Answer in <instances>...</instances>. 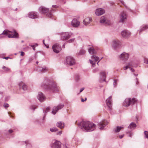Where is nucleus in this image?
I'll use <instances>...</instances> for the list:
<instances>
[{
    "instance_id": "nucleus-13",
    "label": "nucleus",
    "mask_w": 148,
    "mask_h": 148,
    "mask_svg": "<svg viewBox=\"0 0 148 148\" xmlns=\"http://www.w3.org/2000/svg\"><path fill=\"white\" fill-rule=\"evenodd\" d=\"M106 103L109 110L111 109L112 106V97L110 96L106 100Z\"/></svg>"
},
{
    "instance_id": "nucleus-61",
    "label": "nucleus",
    "mask_w": 148,
    "mask_h": 148,
    "mask_svg": "<svg viewBox=\"0 0 148 148\" xmlns=\"http://www.w3.org/2000/svg\"><path fill=\"white\" fill-rule=\"evenodd\" d=\"M129 136L130 137H131L132 136V134L131 133H129Z\"/></svg>"
},
{
    "instance_id": "nucleus-23",
    "label": "nucleus",
    "mask_w": 148,
    "mask_h": 148,
    "mask_svg": "<svg viewBox=\"0 0 148 148\" xmlns=\"http://www.w3.org/2000/svg\"><path fill=\"white\" fill-rule=\"evenodd\" d=\"M127 17V15L125 12H123L121 13L120 16V22H123L126 20Z\"/></svg>"
},
{
    "instance_id": "nucleus-3",
    "label": "nucleus",
    "mask_w": 148,
    "mask_h": 148,
    "mask_svg": "<svg viewBox=\"0 0 148 148\" xmlns=\"http://www.w3.org/2000/svg\"><path fill=\"white\" fill-rule=\"evenodd\" d=\"M2 34L8 36V38H18V33L15 30H13L11 31L9 30H4L1 34L0 35V38L3 37V36H2Z\"/></svg>"
},
{
    "instance_id": "nucleus-39",
    "label": "nucleus",
    "mask_w": 148,
    "mask_h": 148,
    "mask_svg": "<svg viewBox=\"0 0 148 148\" xmlns=\"http://www.w3.org/2000/svg\"><path fill=\"white\" fill-rule=\"evenodd\" d=\"M74 40H75V38H72V39H71L69 40H68L67 41V42L69 43H71V42H73L74 41Z\"/></svg>"
},
{
    "instance_id": "nucleus-47",
    "label": "nucleus",
    "mask_w": 148,
    "mask_h": 148,
    "mask_svg": "<svg viewBox=\"0 0 148 148\" xmlns=\"http://www.w3.org/2000/svg\"><path fill=\"white\" fill-rule=\"evenodd\" d=\"M75 79L77 81H78L79 80V77L78 76H77L76 77V78H75Z\"/></svg>"
},
{
    "instance_id": "nucleus-29",
    "label": "nucleus",
    "mask_w": 148,
    "mask_h": 148,
    "mask_svg": "<svg viewBox=\"0 0 148 148\" xmlns=\"http://www.w3.org/2000/svg\"><path fill=\"white\" fill-rule=\"evenodd\" d=\"M88 51L89 53L92 54H95L96 51H95L94 48L92 47H90L88 49Z\"/></svg>"
},
{
    "instance_id": "nucleus-15",
    "label": "nucleus",
    "mask_w": 148,
    "mask_h": 148,
    "mask_svg": "<svg viewBox=\"0 0 148 148\" xmlns=\"http://www.w3.org/2000/svg\"><path fill=\"white\" fill-rule=\"evenodd\" d=\"M121 34L123 37L125 38H127L130 36L131 33L128 31L125 30L121 32Z\"/></svg>"
},
{
    "instance_id": "nucleus-55",
    "label": "nucleus",
    "mask_w": 148,
    "mask_h": 148,
    "mask_svg": "<svg viewBox=\"0 0 148 148\" xmlns=\"http://www.w3.org/2000/svg\"><path fill=\"white\" fill-rule=\"evenodd\" d=\"M120 2L122 3V4L124 5V2L123 0H119Z\"/></svg>"
},
{
    "instance_id": "nucleus-18",
    "label": "nucleus",
    "mask_w": 148,
    "mask_h": 148,
    "mask_svg": "<svg viewBox=\"0 0 148 148\" xmlns=\"http://www.w3.org/2000/svg\"><path fill=\"white\" fill-rule=\"evenodd\" d=\"M120 45V42L117 40H114L112 43V46L115 49L119 47Z\"/></svg>"
},
{
    "instance_id": "nucleus-26",
    "label": "nucleus",
    "mask_w": 148,
    "mask_h": 148,
    "mask_svg": "<svg viewBox=\"0 0 148 148\" xmlns=\"http://www.w3.org/2000/svg\"><path fill=\"white\" fill-rule=\"evenodd\" d=\"M148 28V26L146 25H143L140 27L139 30H138L139 34H140L141 32Z\"/></svg>"
},
{
    "instance_id": "nucleus-7",
    "label": "nucleus",
    "mask_w": 148,
    "mask_h": 148,
    "mask_svg": "<svg viewBox=\"0 0 148 148\" xmlns=\"http://www.w3.org/2000/svg\"><path fill=\"white\" fill-rule=\"evenodd\" d=\"M66 62L67 64L71 66L75 64V61L73 58L71 56H68L66 58Z\"/></svg>"
},
{
    "instance_id": "nucleus-16",
    "label": "nucleus",
    "mask_w": 148,
    "mask_h": 148,
    "mask_svg": "<svg viewBox=\"0 0 148 148\" xmlns=\"http://www.w3.org/2000/svg\"><path fill=\"white\" fill-rule=\"evenodd\" d=\"M100 22L101 23L104 25H109L110 24V22L107 20L106 18L104 16L101 17Z\"/></svg>"
},
{
    "instance_id": "nucleus-53",
    "label": "nucleus",
    "mask_w": 148,
    "mask_h": 148,
    "mask_svg": "<svg viewBox=\"0 0 148 148\" xmlns=\"http://www.w3.org/2000/svg\"><path fill=\"white\" fill-rule=\"evenodd\" d=\"M124 134H122L119 136V138L121 139L124 136Z\"/></svg>"
},
{
    "instance_id": "nucleus-62",
    "label": "nucleus",
    "mask_w": 148,
    "mask_h": 148,
    "mask_svg": "<svg viewBox=\"0 0 148 148\" xmlns=\"http://www.w3.org/2000/svg\"><path fill=\"white\" fill-rule=\"evenodd\" d=\"M43 43L45 45V46H46V45L45 43V42H44V40H43Z\"/></svg>"
},
{
    "instance_id": "nucleus-43",
    "label": "nucleus",
    "mask_w": 148,
    "mask_h": 148,
    "mask_svg": "<svg viewBox=\"0 0 148 148\" xmlns=\"http://www.w3.org/2000/svg\"><path fill=\"white\" fill-rule=\"evenodd\" d=\"M99 71V69L98 68H97L94 69L93 70V72L94 73L96 72L97 71Z\"/></svg>"
},
{
    "instance_id": "nucleus-24",
    "label": "nucleus",
    "mask_w": 148,
    "mask_h": 148,
    "mask_svg": "<svg viewBox=\"0 0 148 148\" xmlns=\"http://www.w3.org/2000/svg\"><path fill=\"white\" fill-rule=\"evenodd\" d=\"M92 20V18L91 17H88L83 20V24L85 25H87L91 22Z\"/></svg>"
},
{
    "instance_id": "nucleus-35",
    "label": "nucleus",
    "mask_w": 148,
    "mask_h": 148,
    "mask_svg": "<svg viewBox=\"0 0 148 148\" xmlns=\"http://www.w3.org/2000/svg\"><path fill=\"white\" fill-rule=\"evenodd\" d=\"M2 69H4V70L6 71H8L10 70V69L9 68L6 67L5 66H3L2 67Z\"/></svg>"
},
{
    "instance_id": "nucleus-46",
    "label": "nucleus",
    "mask_w": 148,
    "mask_h": 148,
    "mask_svg": "<svg viewBox=\"0 0 148 148\" xmlns=\"http://www.w3.org/2000/svg\"><path fill=\"white\" fill-rule=\"evenodd\" d=\"M13 131L11 129H10L8 130V132L10 134H11L13 132Z\"/></svg>"
},
{
    "instance_id": "nucleus-41",
    "label": "nucleus",
    "mask_w": 148,
    "mask_h": 148,
    "mask_svg": "<svg viewBox=\"0 0 148 148\" xmlns=\"http://www.w3.org/2000/svg\"><path fill=\"white\" fill-rule=\"evenodd\" d=\"M144 63L148 64V59L147 58H145L144 59Z\"/></svg>"
},
{
    "instance_id": "nucleus-52",
    "label": "nucleus",
    "mask_w": 148,
    "mask_h": 148,
    "mask_svg": "<svg viewBox=\"0 0 148 148\" xmlns=\"http://www.w3.org/2000/svg\"><path fill=\"white\" fill-rule=\"evenodd\" d=\"M84 88H81L80 89V92H79V93H80L81 92H82L84 90Z\"/></svg>"
},
{
    "instance_id": "nucleus-38",
    "label": "nucleus",
    "mask_w": 148,
    "mask_h": 148,
    "mask_svg": "<svg viewBox=\"0 0 148 148\" xmlns=\"http://www.w3.org/2000/svg\"><path fill=\"white\" fill-rule=\"evenodd\" d=\"M117 80L116 79L114 80V81L113 84L114 87H115L117 85Z\"/></svg>"
},
{
    "instance_id": "nucleus-36",
    "label": "nucleus",
    "mask_w": 148,
    "mask_h": 148,
    "mask_svg": "<svg viewBox=\"0 0 148 148\" xmlns=\"http://www.w3.org/2000/svg\"><path fill=\"white\" fill-rule=\"evenodd\" d=\"M85 53V51L84 50H81L79 52V54L80 55H83Z\"/></svg>"
},
{
    "instance_id": "nucleus-14",
    "label": "nucleus",
    "mask_w": 148,
    "mask_h": 148,
    "mask_svg": "<svg viewBox=\"0 0 148 148\" xmlns=\"http://www.w3.org/2000/svg\"><path fill=\"white\" fill-rule=\"evenodd\" d=\"M61 143L60 142L56 140L51 145V147L52 148H61Z\"/></svg>"
},
{
    "instance_id": "nucleus-48",
    "label": "nucleus",
    "mask_w": 148,
    "mask_h": 148,
    "mask_svg": "<svg viewBox=\"0 0 148 148\" xmlns=\"http://www.w3.org/2000/svg\"><path fill=\"white\" fill-rule=\"evenodd\" d=\"M25 54V53L23 51H21V55L22 56H23Z\"/></svg>"
},
{
    "instance_id": "nucleus-56",
    "label": "nucleus",
    "mask_w": 148,
    "mask_h": 148,
    "mask_svg": "<svg viewBox=\"0 0 148 148\" xmlns=\"http://www.w3.org/2000/svg\"><path fill=\"white\" fill-rule=\"evenodd\" d=\"M3 59H5L6 60H7L8 58H10L9 57H4L3 58Z\"/></svg>"
},
{
    "instance_id": "nucleus-1",
    "label": "nucleus",
    "mask_w": 148,
    "mask_h": 148,
    "mask_svg": "<svg viewBox=\"0 0 148 148\" xmlns=\"http://www.w3.org/2000/svg\"><path fill=\"white\" fill-rule=\"evenodd\" d=\"M79 126L85 131L90 132L95 128V125L89 121H82L78 124Z\"/></svg>"
},
{
    "instance_id": "nucleus-33",
    "label": "nucleus",
    "mask_w": 148,
    "mask_h": 148,
    "mask_svg": "<svg viewBox=\"0 0 148 148\" xmlns=\"http://www.w3.org/2000/svg\"><path fill=\"white\" fill-rule=\"evenodd\" d=\"M25 143L26 145V148H32V146L29 143L26 142H25Z\"/></svg>"
},
{
    "instance_id": "nucleus-11",
    "label": "nucleus",
    "mask_w": 148,
    "mask_h": 148,
    "mask_svg": "<svg viewBox=\"0 0 148 148\" xmlns=\"http://www.w3.org/2000/svg\"><path fill=\"white\" fill-rule=\"evenodd\" d=\"M129 54L125 52L122 53L119 56L120 60H126L129 58Z\"/></svg>"
},
{
    "instance_id": "nucleus-42",
    "label": "nucleus",
    "mask_w": 148,
    "mask_h": 148,
    "mask_svg": "<svg viewBox=\"0 0 148 148\" xmlns=\"http://www.w3.org/2000/svg\"><path fill=\"white\" fill-rule=\"evenodd\" d=\"M29 45L33 48V49L34 50H35V47H34L35 45H31V44H30Z\"/></svg>"
},
{
    "instance_id": "nucleus-10",
    "label": "nucleus",
    "mask_w": 148,
    "mask_h": 148,
    "mask_svg": "<svg viewBox=\"0 0 148 148\" xmlns=\"http://www.w3.org/2000/svg\"><path fill=\"white\" fill-rule=\"evenodd\" d=\"M64 105L63 104H60L58 105L57 107H54L53 108L52 113L55 114L59 110L61 109L63 107Z\"/></svg>"
},
{
    "instance_id": "nucleus-34",
    "label": "nucleus",
    "mask_w": 148,
    "mask_h": 148,
    "mask_svg": "<svg viewBox=\"0 0 148 148\" xmlns=\"http://www.w3.org/2000/svg\"><path fill=\"white\" fill-rule=\"evenodd\" d=\"M50 131L52 132H55L58 130V129L56 128H53L50 129Z\"/></svg>"
},
{
    "instance_id": "nucleus-17",
    "label": "nucleus",
    "mask_w": 148,
    "mask_h": 148,
    "mask_svg": "<svg viewBox=\"0 0 148 148\" xmlns=\"http://www.w3.org/2000/svg\"><path fill=\"white\" fill-rule=\"evenodd\" d=\"M71 24V25L73 27H77L79 26L80 22L76 19H74L72 21Z\"/></svg>"
},
{
    "instance_id": "nucleus-60",
    "label": "nucleus",
    "mask_w": 148,
    "mask_h": 148,
    "mask_svg": "<svg viewBox=\"0 0 148 148\" xmlns=\"http://www.w3.org/2000/svg\"><path fill=\"white\" fill-rule=\"evenodd\" d=\"M81 101L82 102H84L85 101L84 100L83 98H82L81 99Z\"/></svg>"
},
{
    "instance_id": "nucleus-20",
    "label": "nucleus",
    "mask_w": 148,
    "mask_h": 148,
    "mask_svg": "<svg viewBox=\"0 0 148 148\" xmlns=\"http://www.w3.org/2000/svg\"><path fill=\"white\" fill-rule=\"evenodd\" d=\"M37 98L39 101L41 102L44 101L46 99L45 95L41 92H39Z\"/></svg>"
},
{
    "instance_id": "nucleus-27",
    "label": "nucleus",
    "mask_w": 148,
    "mask_h": 148,
    "mask_svg": "<svg viewBox=\"0 0 148 148\" xmlns=\"http://www.w3.org/2000/svg\"><path fill=\"white\" fill-rule=\"evenodd\" d=\"M107 74V73L105 71L101 72L100 73L101 79L103 81H106V75Z\"/></svg>"
},
{
    "instance_id": "nucleus-9",
    "label": "nucleus",
    "mask_w": 148,
    "mask_h": 148,
    "mask_svg": "<svg viewBox=\"0 0 148 148\" xmlns=\"http://www.w3.org/2000/svg\"><path fill=\"white\" fill-rule=\"evenodd\" d=\"M52 49L53 51L56 53H58L60 52L61 49V46L57 44H56L53 45L52 46Z\"/></svg>"
},
{
    "instance_id": "nucleus-58",
    "label": "nucleus",
    "mask_w": 148,
    "mask_h": 148,
    "mask_svg": "<svg viewBox=\"0 0 148 148\" xmlns=\"http://www.w3.org/2000/svg\"><path fill=\"white\" fill-rule=\"evenodd\" d=\"M130 70L132 71V72H134V70L133 69H132V68H130Z\"/></svg>"
},
{
    "instance_id": "nucleus-6",
    "label": "nucleus",
    "mask_w": 148,
    "mask_h": 148,
    "mask_svg": "<svg viewBox=\"0 0 148 148\" xmlns=\"http://www.w3.org/2000/svg\"><path fill=\"white\" fill-rule=\"evenodd\" d=\"M61 35V40H65L69 38L72 35V33L70 32H64L62 33Z\"/></svg>"
},
{
    "instance_id": "nucleus-28",
    "label": "nucleus",
    "mask_w": 148,
    "mask_h": 148,
    "mask_svg": "<svg viewBox=\"0 0 148 148\" xmlns=\"http://www.w3.org/2000/svg\"><path fill=\"white\" fill-rule=\"evenodd\" d=\"M57 126L62 129L64 127V122L62 121H60L56 123Z\"/></svg>"
},
{
    "instance_id": "nucleus-31",
    "label": "nucleus",
    "mask_w": 148,
    "mask_h": 148,
    "mask_svg": "<svg viewBox=\"0 0 148 148\" xmlns=\"http://www.w3.org/2000/svg\"><path fill=\"white\" fill-rule=\"evenodd\" d=\"M124 127L123 126H117L114 128V131L115 132H119L120 130Z\"/></svg>"
},
{
    "instance_id": "nucleus-12",
    "label": "nucleus",
    "mask_w": 148,
    "mask_h": 148,
    "mask_svg": "<svg viewBox=\"0 0 148 148\" xmlns=\"http://www.w3.org/2000/svg\"><path fill=\"white\" fill-rule=\"evenodd\" d=\"M108 122L105 120L100 122L98 124L99 128L102 130L103 129L104 127L106 126L108 124Z\"/></svg>"
},
{
    "instance_id": "nucleus-25",
    "label": "nucleus",
    "mask_w": 148,
    "mask_h": 148,
    "mask_svg": "<svg viewBox=\"0 0 148 148\" xmlns=\"http://www.w3.org/2000/svg\"><path fill=\"white\" fill-rule=\"evenodd\" d=\"M18 85L20 89H22L24 90H27V86L23 82H20Z\"/></svg>"
},
{
    "instance_id": "nucleus-59",
    "label": "nucleus",
    "mask_w": 148,
    "mask_h": 148,
    "mask_svg": "<svg viewBox=\"0 0 148 148\" xmlns=\"http://www.w3.org/2000/svg\"><path fill=\"white\" fill-rule=\"evenodd\" d=\"M136 79L137 80V82H136V84L137 85H138V84H139V82H138V81H137L138 80V79L137 78H136Z\"/></svg>"
},
{
    "instance_id": "nucleus-64",
    "label": "nucleus",
    "mask_w": 148,
    "mask_h": 148,
    "mask_svg": "<svg viewBox=\"0 0 148 148\" xmlns=\"http://www.w3.org/2000/svg\"><path fill=\"white\" fill-rule=\"evenodd\" d=\"M46 47H47V48H48L49 47V45H46Z\"/></svg>"
},
{
    "instance_id": "nucleus-22",
    "label": "nucleus",
    "mask_w": 148,
    "mask_h": 148,
    "mask_svg": "<svg viewBox=\"0 0 148 148\" xmlns=\"http://www.w3.org/2000/svg\"><path fill=\"white\" fill-rule=\"evenodd\" d=\"M37 70L38 71L41 73H43L47 72L48 70V69L45 66L38 67H37Z\"/></svg>"
},
{
    "instance_id": "nucleus-4",
    "label": "nucleus",
    "mask_w": 148,
    "mask_h": 148,
    "mask_svg": "<svg viewBox=\"0 0 148 148\" xmlns=\"http://www.w3.org/2000/svg\"><path fill=\"white\" fill-rule=\"evenodd\" d=\"M39 10L40 12L43 14L46 13L47 17L52 18L53 17V13L55 11L54 9H52L50 11H49L48 8L44 7H40L39 8Z\"/></svg>"
},
{
    "instance_id": "nucleus-57",
    "label": "nucleus",
    "mask_w": 148,
    "mask_h": 148,
    "mask_svg": "<svg viewBox=\"0 0 148 148\" xmlns=\"http://www.w3.org/2000/svg\"><path fill=\"white\" fill-rule=\"evenodd\" d=\"M33 60V59L32 58H29V61H32Z\"/></svg>"
},
{
    "instance_id": "nucleus-40",
    "label": "nucleus",
    "mask_w": 148,
    "mask_h": 148,
    "mask_svg": "<svg viewBox=\"0 0 148 148\" xmlns=\"http://www.w3.org/2000/svg\"><path fill=\"white\" fill-rule=\"evenodd\" d=\"M31 108L32 109L34 110L36 108V106L33 105L31 106Z\"/></svg>"
},
{
    "instance_id": "nucleus-5",
    "label": "nucleus",
    "mask_w": 148,
    "mask_h": 148,
    "mask_svg": "<svg viewBox=\"0 0 148 148\" xmlns=\"http://www.w3.org/2000/svg\"><path fill=\"white\" fill-rule=\"evenodd\" d=\"M137 101L136 99L134 98L131 99L127 98L125 99L123 103V105L125 107H128L130 105L135 103Z\"/></svg>"
},
{
    "instance_id": "nucleus-8",
    "label": "nucleus",
    "mask_w": 148,
    "mask_h": 148,
    "mask_svg": "<svg viewBox=\"0 0 148 148\" xmlns=\"http://www.w3.org/2000/svg\"><path fill=\"white\" fill-rule=\"evenodd\" d=\"M91 60H89L90 62L93 67H95L96 62L99 60V58L96 55H93L91 56Z\"/></svg>"
},
{
    "instance_id": "nucleus-63",
    "label": "nucleus",
    "mask_w": 148,
    "mask_h": 148,
    "mask_svg": "<svg viewBox=\"0 0 148 148\" xmlns=\"http://www.w3.org/2000/svg\"><path fill=\"white\" fill-rule=\"evenodd\" d=\"M34 45H35V46H37L38 45V44L37 43H35Z\"/></svg>"
},
{
    "instance_id": "nucleus-44",
    "label": "nucleus",
    "mask_w": 148,
    "mask_h": 148,
    "mask_svg": "<svg viewBox=\"0 0 148 148\" xmlns=\"http://www.w3.org/2000/svg\"><path fill=\"white\" fill-rule=\"evenodd\" d=\"M4 106L5 108H8L9 107V105L8 103H6V104H4Z\"/></svg>"
},
{
    "instance_id": "nucleus-19",
    "label": "nucleus",
    "mask_w": 148,
    "mask_h": 148,
    "mask_svg": "<svg viewBox=\"0 0 148 148\" xmlns=\"http://www.w3.org/2000/svg\"><path fill=\"white\" fill-rule=\"evenodd\" d=\"M29 17L31 18L34 19L37 18L38 17V14L36 12H31L28 14Z\"/></svg>"
},
{
    "instance_id": "nucleus-37",
    "label": "nucleus",
    "mask_w": 148,
    "mask_h": 148,
    "mask_svg": "<svg viewBox=\"0 0 148 148\" xmlns=\"http://www.w3.org/2000/svg\"><path fill=\"white\" fill-rule=\"evenodd\" d=\"M144 134L145 135V137L148 139V132L147 131H145L144 132Z\"/></svg>"
},
{
    "instance_id": "nucleus-2",
    "label": "nucleus",
    "mask_w": 148,
    "mask_h": 148,
    "mask_svg": "<svg viewBox=\"0 0 148 148\" xmlns=\"http://www.w3.org/2000/svg\"><path fill=\"white\" fill-rule=\"evenodd\" d=\"M41 86L48 90L56 92L58 91V89L56 83L53 82H50L48 85H46L44 83L42 84Z\"/></svg>"
},
{
    "instance_id": "nucleus-50",
    "label": "nucleus",
    "mask_w": 148,
    "mask_h": 148,
    "mask_svg": "<svg viewBox=\"0 0 148 148\" xmlns=\"http://www.w3.org/2000/svg\"><path fill=\"white\" fill-rule=\"evenodd\" d=\"M128 68H130V67H128V66H125V67H123V69H124L125 70H126V69H128Z\"/></svg>"
},
{
    "instance_id": "nucleus-49",
    "label": "nucleus",
    "mask_w": 148,
    "mask_h": 148,
    "mask_svg": "<svg viewBox=\"0 0 148 148\" xmlns=\"http://www.w3.org/2000/svg\"><path fill=\"white\" fill-rule=\"evenodd\" d=\"M8 114L10 115V117H13V116L11 114V112H8Z\"/></svg>"
},
{
    "instance_id": "nucleus-30",
    "label": "nucleus",
    "mask_w": 148,
    "mask_h": 148,
    "mask_svg": "<svg viewBox=\"0 0 148 148\" xmlns=\"http://www.w3.org/2000/svg\"><path fill=\"white\" fill-rule=\"evenodd\" d=\"M136 125L135 123L132 122L128 127V128L131 129H134L136 127Z\"/></svg>"
},
{
    "instance_id": "nucleus-32",
    "label": "nucleus",
    "mask_w": 148,
    "mask_h": 148,
    "mask_svg": "<svg viewBox=\"0 0 148 148\" xmlns=\"http://www.w3.org/2000/svg\"><path fill=\"white\" fill-rule=\"evenodd\" d=\"M50 109V108L49 107H47L46 109V110L45 111V114H44V116L43 118V120H44L46 114L49 111Z\"/></svg>"
},
{
    "instance_id": "nucleus-51",
    "label": "nucleus",
    "mask_w": 148,
    "mask_h": 148,
    "mask_svg": "<svg viewBox=\"0 0 148 148\" xmlns=\"http://www.w3.org/2000/svg\"><path fill=\"white\" fill-rule=\"evenodd\" d=\"M52 7L53 8H58V6L56 5H53L52 6Z\"/></svg>"
},
{
    "instance_id": "nucleus-45",
    "label": "nucleus",
    "mask_w": 148,
    "mask_h": 148,
    "mask_svg": "<svg viewBox=\"0 0 148 148\" xmlns=\"http://www.w3.org/2000/svg\"><path fill=\"white\" fill-rule=\"evenodd\" d=\"M62 131H60L58 132L57 133V134L60 135L61 134H62Z\"/></svg>"
},
{
    "instance_id": "nucleus-54",
    "label": "nucleus",
    "mask_w": 148,
    "mask_h": 148,
    "mask_svg": "<svg viewBox=\"0 0 148 148\" xmlns=\"http://www.w3.org/2000/svg\"><path fill=\"white\" fill-rule=\"evenodd\" d=\"M9 98H10V97H7L5 98V100L6 101H8V99H9Z\"/></svg>"
},
{
    "instance_id": "nucleus-21",
    "label": "nucleus",
    "mask_w": 148,
    "mask_h": 148,
    "mask_svg": "<svg viewBox=\"0 0 148 148\" xmlns=\"http://www.w3.org/2000/svg\"><path fill=\"white\" fill-rule=\"evenodd\" d=\"M105 12L103 9L102 8H99L96 10L95 14L97 16H100L104 13Z\"/></svg>"
}]
</instances>
